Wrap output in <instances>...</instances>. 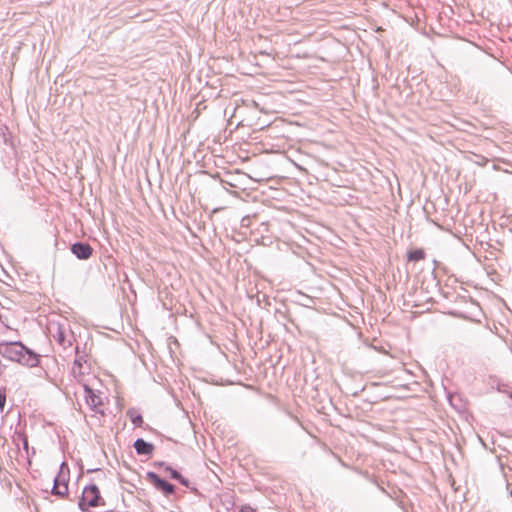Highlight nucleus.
Returning a JSON list of instances; mask_svg holds the SVG:
<instances>
[{
  "instance_id": "nucleus-1",
  "label": "nucleus",
  "mask_w": 512,
  "mask_h": 512,
  "mask_svg": "<svg viewBox=\"0 0 512 512\" xmlns=\"http://www.w3.org/2000/svg\"><path fill=\"white\" fill-rule=\"evenodd\" d=\"M0 355L31 368L36 367L40 362V355L26 347L21 341L1 342Z\"/></svg>"
},
{
  "instance_id": "nucleus-2",
  "label": "nucleus",
  "mask_w": 512,
  "mask_h": 512,
  "mask_svg": "<svg viewBox=\"0 0 512 512\" xmlns=\"http://www.w3.org/2000/svg\"><path fill=\"white\" fill-rule=\"evenodd\" d=\"M104 505L99 488L96 484L86 485L83 489L78 507L81 511H88L89 508Z\"/></svg>"
},
{
  "instance_id": "nucleus-3",
  "label": "nucleus",
  "mask_w": 512,
  "mask_h": 512,
  "mask_svg": "<svg viewBox=\"0 0 512 512\" xmlns=\"http://www.w3.org/2000/svg\"><path fill=\"white\" fill-rule=\"evenodd\" d=\"M64 469L69 473V468L65 462L60 465L59 473L54 477L51 493L60 498H64L68 494V478L64 473Z\"/></svg>"
},
{
  "instance_id": "nucleus-4",
  "label": "nucleus",
  "mask_w": 512,
  "mask_h": 512,
  "mask_svg": "<svg viewBox=\"0 0 512 512\" xmlns=\"http://www.w3.org/2000/svg\"><path fill=\"white\" fill-rule=\"evenodd\" d=\"M146 479L154 486L156 490L162 492L166 497L175 493V486L169 483L167 480L161 478L155 472L148 471L146 473Z\"/></svg>"
},
{
  "instance_id": "nucleus-5",
  "label": "nucleus",
  "mask_w": 512,
  "mask_h": 512,
  "mask_svg": "<svg viewBox=\"0 0 512 512\" xmlns=\"http://www.w3.org/2000/svg\"><path fill=\"white\" fill-rule=\"evenodd\" d=\"M84 393H85V401L86 404L96 413H102L99 409L100 406L103 405L101 397L95 393V391L87 384H84Z\"/></svg>"
},
{
  "instance_id": "nucleus-6",
  "label": "nucleus",
  "mask_w": 512,
  "mask_h": 512,
  "mask_svg": "<svg viewBox=\"0 0 512 512\" xmlns=\"http://www.w3.org/2000/svg\"><path fill=\"white\" fill-rule=\"evenodd\" d=\"M71 252L79 259V260H87L91 257L93 253V248L89 243L86 242H75L71 245Z\"/></svg>"
},
{
  "instance_id": "nucleus-7",
  "label": "nucleus",
  "mask_w": 512,
  "mask_h": 512,
  "mask_svg": "<svg viewBox=\"0 0 512 512\" xmlns=\"http://www.w3.org/2000/svg\"><path fill=\"white\" fill-rule=\"evenodd\" d=\"M133 447L138 455L151 456L154 451V445L142 438H137Z\"/></svg>"
},
{
  "instance_id": "nucleus-8",
  "label": "nucleus",
  "mask_w": 512,
  "mask_h": 512,
  "mask_svg": "<svg viewBox=\"0 0 512 512\" xmlns=\"http://www.w3.org/2000/svg\"><path fill=\"white\" fill-rule=\"evenodd\" d=\"M53 337L55 341L63 348H67L72 345L71 338L67 337L65 330L61 326H58L57 331L53 334Z\"/></svg>"
},
{
  "instance_id": "nucleus-9",
  "label": "nucleus",
  "mask_w": 512,
  "mask_h": 512,
  "mask_svg": "<svg viewBox=\"0 0 512 512\" xmlns=\"http://www.w3.org/2000/svg\"><path fill=\"white\" fill-rule=\"evenodd\" d=\"M127 416L130 418L131 422L136 427H141L142 426V424H143V417L135 408L128 409L127 410Z\"/></svg>"
},
{
  "instance_id": "nucleus-10",
  "label": "nucleus",
  "mask_w": 512,
  "mask_h": 512,
  "mask_svg": "<svg viewBox=\"0 0 512 512\" xmlns=\"http://www.w3.org/2000/svg\"><path fill=\"white\" fill-rule=\"evenodd\" d=\"M425 258V251L421 248L413 249L408 252L407 259L412 262H417Z\"/></svg>"
},
{
  "instance_id": "nucleus-11",
  "label": "nucleus",
  "mask_w": 512,
  "mask_h": 512,
  "mask_svg": "<svg viewBox=\"0 0 512 512\" xmlns=\"http://www.w3.org/2000/svg\"><path fill=\"white\" fill-rule=\"evenodd\" d=\"M86 363L85 356H77L74 360V367L72 369L73 374L83 375L84 371H82L83 365Z\"/></svg>"
},
{
  "instance_id": "nucleus-12",
  "label": "nucleus",
  "mask_w": 512,
  "mask_h": 512,
  "mask_svg": "<svg viewBox=\"0 0 512 512\" xmlns=\"http://www.w3.org/2000/svg\"><path fill=\"white\" fill-rule=\"evenodd\" d=\"M165 471L170 474V477L173 480L177 481V479H179L181 477V473L179 471H177L176 469H174L173 467H171L170 465L165 466Z\"/></svg>"
},
{
  "instance_id": "nucleus-13",
  "label": "nucleus",
  "mask_w": 512,
  "mask_h": 512,
  "mask_svg": "<svg viewBox=\"0 0 512 512\" xmlns=\"http://www.w3.org/2000/svg\"><path fill=\"white\" fill-rule=\"evenodd\" d=\"M6 405V390L0 387V411L3 412Z\"/></svg>"
},
{
  "instance_id": "nucleus-14",
  "label": "nucleus",
  "mask_w": 512,
  "mask_h": 512,
  "mask_svg": "<svg viewBox=\"0 0 512 512\" xmlns=\"http://www.w3.org/2000/svg\"><path fill=\"white\" fill-rule=\"evenodd\" d=\"M18 438L22 442L23 449L27 452V454H29V444L27 436L25 434H19Z\"/></svg>"
},
{
  "instance_id": "nucleus-15",
  "label": "nucleus",
  "mask_w": 512,
  "mask_h": 512,
  "mask_svg": "<svg viewBox=\"0 0 512 512\" xmlns=\"http://www.w3.org/2000/svg\"><path fill=\"white\" fill-rule=\"evenodd\" d=\"M177 481H178L181 485H183V486H185V487H187V488H190V484H191V483H190L189 479L185 478L184 476H182V475H181V477H180L179 479H177Z\"/></svg>"
},
{
  "instance_id": "nucleus-16",
  "label": "nucleus",
  "mask_w": 512,
  "mask_h": 512,
  "mask_svg": "<svg viewBox=\"0 0 512 512\" xmlns=\"http://www.w3.org/2000/svg\"><path fill=\"white\" fill-rule=\"evenodd\" d=\"M239 512H255L250 506H242Z\"/></svg>"
},
{
  "instance_id": "nucleus-17",
  "label": "nucleus",
  "mask_w": 512,
  "mask_h": 512,
  "mask_svg": "<svg viewBox=\"0 0 512 512\" xmlns=\"http://www.w3.org/2000/svg\"><path fill=\"white\" fill-rule=\"evenodd\" d=\"M154 465L157 467H164V468L166 466V464L164 462H155Z\"/></svg>"
},
{
  "instance_id": "nucleus-18",
  "label": "nucleus",
  "mask_w": 512,
  "mask_h": 512,
  "mask_svg": "<svg viewBox=\"0 0 512 512\" xmlns=\"http://www.w3.org/2000/svg\"><path fill=\"white\" fill-rule=\"evenodd\" d=\"M231 510H232L231 508L225 507L223 511L218 510V512H232Z\"/></svg>"
},
{
  "instance_id": "nucleus-19",
  "label": "nucleus",
  "mask_w": 512,
  "mask_h": 512,
  "mask_svg": "<svg viewBox=\"0 0 512 512\" xmlns=\"http://www.w3.org/2000/svg\"><path fill=\"white\" fill-rule=\"evenodd\" d=\"M380 489H381V491H382L383 493H385L386 495H388V496H389V493H388V492H387L383 487H380Z\"/></svg>"
}]
</instances>
